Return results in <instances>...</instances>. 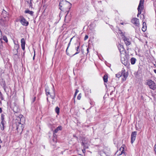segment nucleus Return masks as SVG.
I'll list each match as a JSON object with an SVG mask.
<instances>
[{"label":"nucleus","instance_id":"f257e3e1","mask_svg":"<svg viewBox=\"0 0 156 156\" xmlns=\"http://www.w3.org/2000/svg\"><path fill=\"white\" fill-rule=\"evenodd\" d=\"M71 4L66 1H62L59 3L60 9L62 11L68 12L71 8Z\"/></svg>","mask_w":156,"mask_h":156},{"label":"nucleus","instance_id":"f03ea898","mask_svg":"<svg viewBox=\"0 0 156 156\" xmlns=\"http://www.w3.org/2000/svg\"><path fill=\"white\" fill-rule=\"evenodd\" d=\"M16 120L19 121L18 123L20 125H19L16 126V129L18 132H20V133H22L23 129L22 123H23V121L24 120V118L22 115H20L17 117Z\"/></svg>","mask_w":156,"mask_h":156},{"label":"nucleus","instance_id":"7ed1b4c3","mask_svg":"<svg viewBox=\"0 0 156 156\" xmlns=\"http://www.w3.org/2000/svg\"><path fill=\"white\" fill-rule=\"evenodd\" d=\"M45 91L47 96H48V95H49L52 99H55V90L53 87L52 88V90L51 91L48 88H46Z\"/></svg>","mask_w":156,"mask_h":156},{"label":"nucleus","instance_id":"20e7f679","mask_svg":"<svg viewBox=\"0 0 156 156\" xmlns=\"http://www.w3.org/2000/svg\"><path fill=\"white\" fill-rule=\"evenodd\" d=\"M81 145L84 147L85 148H88L90 145V141L87 138L83 137L81 140Z\"/></svg>","mask_w":156,"mask_h":156},{"label":"nucleus","instance_id":"39448f33","mask_svg":"<svg viewBox=\"0 0 156 156\" xmlns=\"http://www.w3.org/2000/svg\"><path fill=\"white\" fill-rule=\"evenodd\" d=\"M147 84L149 87V88L154 90L156 88V85L154 82L151 80H149L147 82Z\"/></svg>","mask_w":156,"mask_h":156},{"label":"nucleus","instance_id":"423d86ee","mask_svg":"<svg viewBox=\"0 0 156 156\" xmlns=\"http://www.w3.org/2000/svg\"><path fill=\"white\" fill-rule=\"evenodd\" d=\"M144 8V2L142 1V0H140L139 4L138 5L137 10L138 11V14H137V16L139 17V15L141 14V10H143Z\"/></svg>","mask_w":156,"mask_h":156},{"label":"nucleus","instance_id":"0eeeda50","mask_svg":"<svg viewBox=\"0 0 156 156\" xmlns=\"http://www.w3.org/2000/svg\"><path fill=\"white\" fill-rule=\"evenodd\" d=\"M20 22L22 25L24 26H27L29 24V22L23 16L20 17Z\"/></svg>","mask_w":156,"mask_h":156},{"label":"nucleus","instance_id":"6e6552de","mask_svg":"<svg viewBox=\"0 0 156 156\" xmlns=\"http://www.w3.org/2000/svg\"><path fill=\"white\" fill-rule=\"evenodd\" d=\"M121 57H122V55L121 56ZM121 60L122 63L125 66H126L127 65L128 59L127 57L125 55H124L123 57L121 58Z\"/></svg>","mask_w":156,"mask_h":156},{"label":"nucleus","instance_id":"1a4fd4ad","mask_svg":"<svg viewBox=\"0 0 156 156\" xmlns=\"http://www.w3.org/2000/svg\"><path fill=\"white\" fill-rule=\"evenodd\" d=\"M131 22L135 26L138 27L140 25L139 19L136 18H133L131 20Z\"/></svg>","mask_w":156,"mask_h":156},{"label":"nucleus","instance_id":"9d476101","mask_svg":"<svg viewBox=\"0 0 156 156\" xmlns=\"http://www.w3.org/2000/svg\"><path fill=\"white\" fill-rule=\"evenodd\" d=\"M136 134V131H134L132 132L131 135V144H133L135 140Z\"/></svg>","mask_w":156,"mask_h":156},{"label":"nucleus","instance_id":"9b49d317","mask_svg":"<svg viewBox=\"0 0 156 156\" xmlns=\"http://www.w3.org/2000/svg\"><path fill=\"white\" fill-rule=\"evenodd\" d=\"M122 38L126 46H129L131 44V43L129 38L124 36Z\"/></svg>","mask_w":156,"mask_h":156},{"label":"nucleus","instance_id":"f8f14e48","mask_svg":"<svg viewBox=\"0 0 156 156\" xmlns=\"http://www.w3.org/2000/svg\"><path fill=\"white\" fill-rule=\"evenodd\" d=\"M8 15V13L4 9H3L2 11V16L4 18H6L5 20L6 21L9 20Z\"/></svg>","mask_w":156,"mask_h":156},{"label":"nucleus","instance_id":"ddd939ff","mask_svg":"<svg viewBox=\"0 0 156 156\" xmlns=\"http://www.w3.org/2000/svg\"><path fill=\"white\" fill-rule=\"evenodd\" d=\"M119 49L120 52V53L122 55V54H124L126 53V50L123 47V45H119V46L118 47Z\"/></svg>","mask_w":156,"mask_h":156},{"label":"nucleus","instance_id":"4468645a","mask_svg":"<svg viewBox=\"0 0 156 156\" xmlns=\"http://www.w3.org/2000/svg\"><path fill=\"white\" fill-rule=\"evenodd\" d=\"M1 81H0V83L1 85L3 86V88L5 91H6V83L5 81L4 80L2 79L1 80Z\"/></svg>","mask_w":156,"mask_h":156},{"label":"nucleus","instance_id":"2eb2a0df","mask_svg":"<svg viewBox=\"0 0 156 156\" xmlns=\"http://www.w3.org/2000/svg\"><path fill=\"white\" fill-rule=\"evenodd\" d=\"M21 43L22 48L23 50H24L25 49V42L24 38H22L21 39Z\"/></svg>","mask_w":156,"mask_h":156},{"label":"nucleus","instance_id":"dca6fc26","mask_svg":"<svg viewBox=\"0 0 156 156\" xmlns=\"http://www.w3.org/2000/svg\"><path fill=\"white\" fill-rule=\"evenodd\" d=\"M121 72L122 73V75H123L124 77L123 80H126V78L128 76V75L126 73L125 70L124 69H123L122 70Z\"/></svg>","mask_w":156,"mask_h":156},{"label":"nucleus","instance_id":"f3484780","mask_svg":"<svg viewBox=\"0 0 156 156\" xmlns=\"http://www.w3.org/2000/svg\"><path fill=\"white\" fill-rule=\"evenodd\" d=\"M147 26L146 23L145 22H144L143 23V27L142 28V30L145 32L146 30Z\"/></svg>","mask_w":156,"mask_h":156},{"label":"nucleus","instance_id":"a211bd4d","mask_svg":"<svg viewBox=\"0 0 156 156\" xmlns=\"http://www.w3.org/2000/svg\"><path fill=\"white\" fill-rule=\"evenodd\" d=\"M6 123L5 122H1L0 125V128L2 130H3L4 129V125Z\"/></svg>","mask_w":156,"mask_h":156},{"label":"nucleus","instance_id":"6ab92c4d","mask_svg":"<svg viewBox=\"0 0 156 156\" xmlns=\"http://www.w3.org/2000/svg\"><path fill=\"white\" fill-rule=\"evenodd\" d=\"M62 129V127L61 126H59L54 131V133H57L59 130H61Z\"/></svg>","mask_w":156,"mask_h":156},{"label":"nucleus","instance_id":"aec40b11","mask_svg":"<svg viewBox=\"0 0 156 156\" xmlns=\"http://www.w3.org/2000/svg\"><path fill=\"white\" fill-rule=\"evenodd\" d=\"M15 45L14 46V49L16 50L15 53L16 54L18 52V50L19 47V46L18 44H16L15 43H14Z\"/></svg>","mask_w":156,"mask_h":156},{"label":"nucleus","instance_id":"412c9836","mask_svg":"<svg viewBox=\"0 0 156 156\" xmlns=\"http://www.w3.org/2000/svg\"><path fill=\"white\" fill-rule=\"evenodd\" d=\"M103 79L104 83H107L108 81V75L107 74H105L103 77Z\"/></svg>","mask_w":156,"mask_h":156},{"label":"nucleus","instance_id":"4be33fe9","mask_svg":"<svg viewBox=\"0 0 156 156\" xmlns=\"http://www.w3.org/2000/svg\"><path fill=\"white\" fill-rule=\"evenodd\" d=\"M136 59L133 57L132 58L130 59V62L132 65H133L135 64V62H136Z\"/></svg>","mask_w":156,"mask_h":156},{"label":"nucleus","instance_id":"5701e85b","mask_svg":"<svg viewBox=\"0 0 156 156\" xmlns=\"http://www.w3.org/2000/svg\"><path fill=\"white\" fill-rule=\"evenodd\" d=\"M99 153L101 156H108V155L106 154V153L103 151H100L99 152Z\"/></svg>","mask_w":156,"mask_h":156},{"label":"nucleus","instance_id":"b1692460","mask_svg":"<svg viewBox=\"0 0 156 156\" xmlns=\"http://www.w3.org/2000/svg\"><path fill=\"white\" fill-rule=\"evenodd\" d=\"M25 13H28L31 16H33L34 14V12L32 11H30L29 10H26L25 11Z\"/></svg>","mask_w":156,"mask_h":156},{"label":"nucleus","instance_id":"393cba45","mask_svg":"<svg viewBox=\"0 0 156 156\" xmlns=\"http://www.w3.org/2000/svg\"><path fill=\"white\" fill-rule=\"evenodd\" d=\"M13 111L15 113H18L20 111L19 108H17L16 106L14 107L13 109Z\"/></svg>","mask_w":156,"mask_h":156},{"label":"nucleus","instance_id":"a878e982","mask_svg":"<svg viewBox=\"0 0 156 156\" xmlns=\"http://www.w3.org/2000/svg\"><path fill=\"white\" fill-rule=\"evenodd\" d=\"M122 75V72L121 73L119 72L117 74L115 75L116 77L119 78Z\"/></svg>","mask_w":156,"mask_h":156},{"label":"nucleus","instance_id":"bb28decb","mask_svg":"<svg viewBox=\"0 0 156 156\" xmlns=\"http://www.w3.org/2000/svg\"><path fill=\"white\" fill-rule=\"evenodd\" d=\"M55 111L58 115L59 113V108L58 107H56L55 108Z\"/></svg>","mask_w":156,"mask_h":156},{"label":"nucleus","instance_id":"cd10ccee","mask_svg":"<svg viewBox=\"0 0 156 156\" xmlns=\"http://www.w3.org/2000/svg\"><path fill=\"white\" fill-rule=\"evenodd\" d=\"M78 92V90L77 89H76V91H75V94H74V96L73 99V100H74V103H75V98L76 97V95Z\"/></svg>","mask_w":156,"mask_h":156},{"label":"nucleus","instance_id":"c85d7f7f","mask_svg":"<svg viewBox=\"0 0 156 156\" xmlns=\"http://www.w3.org/2000/svg\"><path fill=\"white\" fill-rule=\"evenodd\" d=\"M27 2L29 4L30 7H32L31 0H26Z\"/></svg>","mask_w":156,"mask_h":156},{"label":"nucleus","instance_id":"c756f323","mask_svg":"<svg viewBox=\"0 0 156 156\" xmlns=\"http://www.w3.org/2000/svg\"><path fill=\"white\" fill-rule=\"evenodd\" d=\"M74 38H75V37H73L71 39H70V42H69V43L68 44V47H67V48L66 49V52H67V50L70 45V42L71 41H72V40Z\"/></svg>","mask_w":156,"mask_h":156},{"label":"nucleus","instance_id":"7c9ffc66","mask_svg":"<svg viewBox=\"0 0 156 156\" xmlns=\"http://www.w3.org/2000/svg\"><path fill=\"white\" fill-rule=\"evenodd\" d=\"M5 115L3 114H2L1 116V122H5L4 120Z\"/></svg>","mask_w":156,"mask_h":156},{"label":"nucleus","instance_id":"2f4dec72","mask_svg":"<svg viewBox=\"0 0 156 156\" xmlns=\"http://www.w3.org/2000/svg\"><path fill=\"white\" fill-rule=\"evenodd\" d=\"M124 148H122V149L121 148H120V149H119V151H121V153L120 154H119V155H122V154L123 153H124Z\"/></svg>","mask_w":156,"mask_h":156},{"label":"nucleus","instance_id":"473e14b6","mask_svg":"<svg viewBox=\"0 0 156 156\" xmlns=\"http://www.w3.org/2000/svg\"><path fill=\"white\" fill-rule=\"evenodd\" d=\"M3 39L6 42H8V39L6 36H3Z\"/></svg>","mask_w":156,"mask_h":156},{"label":"nucleus","instance_id":"72a5a7b5","mask_svg":"<svg viewBox=\"0 0 156 156\" xmlns=\"http://www.w3.org/2000/svg\"><path fill=\"white\" fill-rule=\"evenodd\" d=\"M88 37V35H86L84 37V40H87Z\"/></svg>","mask_w":156,"mask_h":156},{"label":"nucleus","instance_id":"f704fd0d","mask_svg":"<svg viewBox=\"0 0 156 156\" xmlns=\"http://www.w3.org/2000/svg\"><path fill=\"white\" fill-rule=\"evenodd\" d=\"M113 88H114V90H112V91L111 92V93H110V95H112L113 94V92L115 91V88L114 87H113Z\"/></svg>","mask_w":156,"mask_h":156},{"label":"nucleus","instance_id":"c9c22d12","mask_svg":"<svg viewBox=\"0 0 156 156\" xmlns=\"http://www.w3.org/2000/svg\"><path fill=\"white\" fill-rule=\"evenodd\" d=\"M83 147V149L82 150V151L83 153L85 152V150L87 148H85L84 147Z\"/></svg>","mask_w":156,"mask_h":156},{"label":"nucleus","instance_id":"e433bc0d","mask_svg":"<svg viewBox=\"0 0 156 156\" xmlns=\"http://www.w3.org/2000/svg\"><path fill=\"white\" fill-rule=\"evenodd\" d=\"M81 94L80 93L79 94V100L81 98Z\"/></svg>","mask_w":156,"mask_h":156},{"label":"nucleus","instance_id":"4c0bfd02","mask_svg":"<svg viewBox=\"0 0 156 156\" xmlns=\"http://www.w3.org/2000/svg\"><path fill=\"white\" fill-rule=\"evenodd\" d=\"M0 44H1L0 45V46L1 45L2 46V38H0Z\"/></svg>","mask_w":156,"mask_h":156},{"label":"nucleus","instance_id":"58836bf2","mask_svg":"<svg viewBox=\"0 0 156 156\" xmlns=\"http://www.w3.org/2000/svg\"><path fill=\"white\" fill-rule=\"evenodd\" d=\"M34 56H33V59L34 60V58H35V51H34Z\"/></svg>","mask_w":156,"mask_h":156},{"label":"nucleus","instance_id":"ea45409f","mask_svg":"<svg viewBox=\"0 0 156 156\" xmlns=\"http://www.w3.org/2000/svg\"><path fill=\"white\" fill-rule=\"evenodd\" d=\"M2 112V109L1 108H0V113H1Z\"/></svg>","mask_w":156,"mask_h":156},{"label":"nucleus","instance_id":"a19ab883","mask_svg":"<svg viewBox=\"0 0 156 156\" xmlns=\"http://www.w3.org/2000/svg\"><path fill=\"white\" fill-rule=\"evenodd\" d=\"M76 70H76V68H75V69H73V73H74V72H74V71H76Z\"/></svg>","mask_w":156,"mask_h":156},{"label":"nucleus","instance_id":"79ce46f5","mask_svg":"<svg viewBox=\"0 0 156 156\" xmlns=\"http://www.w3.org/2000/svg\"><path fill=\"white\" fill-rule=\"evenodd\" d=\"M154 71L156 74V69H154Z\"/></svg>","mask_w":156,"mask_h":156},{"label":"nucleus","instance_id":"37998d69","mask_svg":"<svg viewBox=\"0 0 156 156\" xmlns=\"http://www.w3.org/2000/svg\"><path fill=\"white\" fill-rule=\"evenodd\" d=\"M55 133H54V132H53V133H54V137H55V136H56V135H55Z\"/></svg>","mask_w":156,"mask_h":156},{"label":"nucleus","instance_id":"c03bdc74","mask_svg":"<svg viewBox=\"0 0 156 156\" xmlns=\"http://www.w3.org/2000/svg\"><path fill=\"white\" fill-rule=\"evenodd\" d=\"M35 99H36V98H35H35H34V99L33 100V102L35 101Z\"/></svg>","mask_w":156,"mask_h":156},{"label":"nucleus","instance_id":"a18cd8bd","mask_svg":"<svg viewBox=\"0 0 156 156\" xmlns=\"http://www.w3.org/2000/svg\"><path fill=\"white\" fill-rule=\"evenodd\" d=\"M87 53H88L89 51V48H87Z\"/></svg>","mask_w":156,"mask_h":156},{"label":"nucleus","instance_id":"49530a36","mask_svg":"<svg viewBox=\"0 0 156 156\" xmlns=\"http://www.w3.org/2000/svg\"><path fill=\"white\" fill-rule=\"evenodd\" d=\"M76 51H78V46L76 48Z\"/></svg>","mask_w":156,"mask_h":156},{"label":"nucleus","instance_id":"de8ad7c7","mask_svg":"<svg viewBox=\"0 0 156 156\" xmlns=\"http://www.w3.org/2000/svg\"><path fill=\"white\" fill-rule=\"evenodd\" d=\"M47 101H48V97L47 98Z\"/></svg>","mask_w":156,"mask_h":156},{"label":"nucleus","instance_id":"09e8293b","mask_svg":"<svg viewBox=\"0 0 156 156\" xmlns=\"http://www.w3.org/2000/svg\"><path fill=\"white\" fill-rule=\"evenodd\" d=\"M120 24L122 25H123V23H120Z\"/></svg>","mask_w":156,"mask_h":156},{"label":"nucleus","instance_id":"8fccbe9b","mask_svg":"<svg viewBox=\"0 0 156 156\" xmlns=\"http://www.w3.org/2000/svg\"><path fill=\"white\" fill-rule=\"evenodd\" d=\"M78 53V52H76V53L75 54H77Z\"/></svg>","mask_w":156,"mask_h":156},{"label":"nucleus","instance_id":"3c124183","mask_svg":"<svg viewBox=\"0 0 156 156\" xmlns=\"http://www.w3.org/2000/svg\"><path fill=\"white\" fill-rule=\"evenodd\" d=\"M1 146L0 145V149H1Z\"/></svg>","mask_w":156,"mask_h":156},{"label":"nucleus","instance_id":"603ef678","mask_svg":"<svg viewBox=\"0 0 156 156\" xmlns=\"http://www.w3.org/2000/svg\"><path fill=\"white\" fill-rule=\"evenodd\" d=\"M105 85L106 87H107V85L106 84H105Z\"/></svg>","mask_w":156,"mask_h":156},{"label":"nucleus","instance_id":"864d4df0","mask_svg":"<svg viewBox=\"0 0 156 156\" xmlns=\"http://www.w3.org/2000/svg\"><path fill=\"white\" fill-rule=\"evenodd\" d=\"M77 99H78V96L77 97Z\"/></svg>","mask_w":156,"mask_h":156},{"label":"nucleus","instance_id":"5fc2aeb1","mask_svg":"<svg viewBox=\"0 0 156 156\" xmlns=\"http://www.w3.org/2000/svg\"><path fill=\"white\" fill-rule=\"evenodd\" d=\"M76 85L77 84H76Z\"/></svg>","mask_w":156,"mask_h":156},{"label":"nucleus","instance_id":"6e6d98bb","mask_svg":"<svg viewBox=\"0 0 156 156\" xmlns=\"http://www.w3.org/2000/svg\"><path fill=\"white\" fill-rule=\"evenodd\" d=\"M49 125H51V124H49Z\"/></svg>","mask_w":156,"mask_h":156},{"label":"nucleus","instance_id":"4d7b16f0","mask_svg":"<svg viewBox=\"0 0 156 156\" xmlns=\"http://www.w3.org/2000/svg\"><path fill=\"white\" fill-rule=\"evenodd\" d=\"M53 141H54V139H53Z\"/></svg>","mask_w":156,"mask_h":156},{"label":"nucleus","instance_id":"13d9d810","mask_svg":"<svg viewBox=\"0 0 156 156\" xmlns=\"http://www.w3.org/2000/svg\"><path fill=\"white\" fill-rule=\"evenodd\" d=\"M1 99L2 100V98H1Z\"/></svg>","mask_w":156,"mask_h":156},{"label":"nucleus","instance_id":"bf43d9fd","mask_svg":"<svg viewBox=\"0 0 156 156\" xmlns=\"http://www.w3.org/2000/svg\"><path fill=\"white\" fill-rule=\"evenodd\" d=\"M143 16L144 17V15H143Z\"/></svg>","mask_w":156,"mask_h":156},{"label":"nucleus","instance_id":"052dcab7","mask_svg":"<svg viewBox=\"0 0 156 156\" xmlns=\"http://www.w3.org/2000/svg\"><path fill=\"white\" fill-rule=\"evenodd\" d=\"M155 63H156L155 65H156V61L155 62Z\"/></svg>","mask_w":156,"mask_h":156}]
</instances>
